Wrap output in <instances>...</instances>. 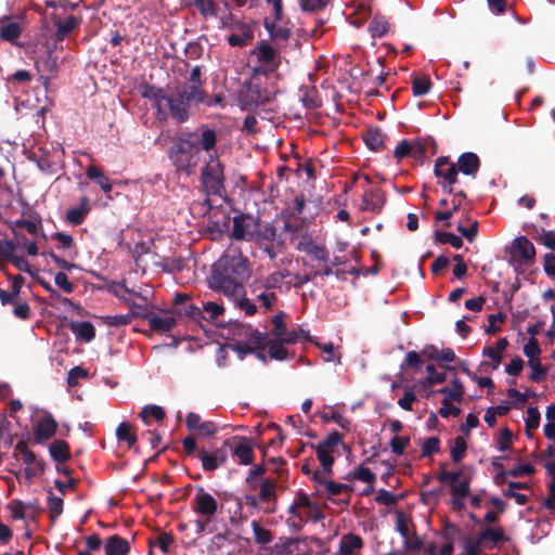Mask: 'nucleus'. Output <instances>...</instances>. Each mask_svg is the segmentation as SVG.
Returning <instances> with one entry per match:
<instances>
[{
    "instance_id": "nucleus-39",
    "label": "nucleus",
    "mask_w": 555,
    "mask_h": 555,
    "mask_svg": "<svg viewBox=\"0 0 555 555\" xmlns=\"http://www.w3.org/2000/svg\"><path fill=\"white\" fill-rule=\"evenodd\" d=\"M335 451L328 448H324L322 446L315 447L317 457L320 461L322 468H324L325 473H332V465L334 463L333 453Z\"/></svg>"
},
{
    "instance_id": "nucleus-7",
    "label": "nucleus",
    "mask_w": 555,
    "mask_h": 555,
    "mask_svg": "<svg viewBox=\"0 0 555 555\" xmlns=\"http://www.w3.org/2000/svg\"><path fill=\"white\" fill-rule=\"evenodd\" d=\"M253 54L260 62V65L254 68V73L272 77L280 64L278 52L269 43H261Z\"/></svg>"
},
{
    "instance_id": "nucleus-61",
    "label": "nucleus",
    "mask_w": 555,
    "mask_h": 555,
    "mask_svg": "<svg viewBox=\"0 0 555 555\" xmlns=\"http://www.w3.org/2000/svg\"><path fill=\"white\" fill-rule=\"evenodd\" d=\"M452 400H449L448 398H444L441 402V406L439 409V414L441 417L448 418V417H455L460 415L461 409L455 406L452 402Z\"/></svg>"
},
{
    "instance_id": "nucleus-10",
    "label": "nucleus",
    "mask_w": 555,
    "mask_h": 555,
    "mask_svg": "<svg viewBox=\"0 0 555 555\" xmlns=\"http://www.w3.org/2000/svg\"><path fill=\"white\" fill-rule=\"evenodd\" d=\"M193 511L209 520L218 511V502L203 487H198L193 499Z\"/></svg>"
},
{
    "instance_id": "nucleus-45",
    "label": "nucleus",
    "mask_w": 555,
    "mask_h": 555,
    "mask_svg": "<svg viewBox=\"0 0 555 555\" xmlns=\"http://www.w3.org/2000/svg\"><path fill=\"white\" fill-rule=\"evenodd\" d=\"M300 542L296 539H288L280 545H275L273 555H300Z\"/></svg>"
},
{
    "instance_id": "nucleus-36",
    "label": "nucleus",
    "mask_w": 555,
    "mask_h": 555,
    "mask_svg": "<svg viewBox=\"0 0 555 555\" xmlns=\"http://www.w3.org/2000/svg\"><path fill=\"white\" fill-rule=\"evenodd\" d=\"M52 238L59 243V248L68 251V256L70 258L76 257L77 250L75 247L74 237L70 234L56 232L52 235Z\"/></svg>"
},
{
    "instance_id": "nucleus-49",
    "label": "nucleus",
    "mask_w": 555,
    "mask_h": 555,
    "mask_svg": "<svg viewBox=\"0 0 555 555\" xmlns=\"http://www.w3.org/2000/svg\"><path fill=\"white\" fill-rule=\"evenodd\" d=\"M431 87L430 79L427 76L414 77L412 79V90L415 96H422L429 92Z\"/></svg>"
},
{
    "instance_id": "nucleus-24",
    "label": "nucleus",
    "mask_w": 555,
    "mask_h": 555,
    "mask_svg": "<svg viewBox=\"0 0 555 555\" xmlns=\"http://www.w3.org/2000/svg\"><path fill=\"white\" fill-rule=\"evenodd\" d=\"M106 555H126L130 550L128 540L114 534L106 539L104 543Z\"/></svg>"
},
{
    "instance_id": "nucleus-48",
    "label": "nucleus",
    "mask_w": 555,
    "mask_h": 555,
    "mask_svg": "<svg viewBox=\"0 0 555 555\" xmlns=\"http://www.w3.org/2000/svg\"><path fill=\"white\" fill-rule=\"evenodd\" d=\"M165 411L158 405H146L142 409L140 416L145 424H149L150 418L163 421L165 418Z\"/></svg>"
},
{
    "instance_id": "nucleus-38",
    "label": "nucleus",
    "mask_w": 555,
    "mask_h": 555,
    "mask_svg": "<svg viewBox=\"0 0 555 555\" xmlns=\"http://www.w3.org/2000/svg\"><path fill=\"white\" fill-rule=\"evenodd\" d=\"M389 23L382 15H376L369 25V30L374 38H380L387 34Z\"/></svg>"
},
{
    "instance_id": "nucleus-58",
    "label": "nucleus",
    "mask_w": 555,
    "mask_h": 555,
    "mask_svg": "<svg viewBox=\"0 0 555 555\" xmlns=\"http://www.w3.org/2000/svg\"><path fill=\"white\" fill-rule=\"evenodd\" d=\"M524 354L529 359H540L541 349L535 337H530L524 346Z\"/></svg>"
},
{
    "instance_id": "nucleus-64",
    "label": "nucleus",
    "mask_w": 555,
    "mask_h": 555,
    "mask_svg": "<svg viewBox=\"0 0 555 555\" xmlns=\"http://www.w3.org/2000/svg\"><path fill=\"white\" fill-rule=\"evenodd\" d=\"M409 443H410L409 437L395 436L390 440V448H391L392 453H395L397 455L403 454V452H404L405 448L409 446Z\"/></svg>"
},
{
    "instance_id": "nucleus-30",
    "label": "nucleus",
    "mask_w": 555,
    "mask_h": 555,
    "mask_svg": "<svg viewBox=\"0 0 555 555\" xmlns=\"http://www.w3.org/2000/svg\"><path fill=\"white\" fill-rule=\"evenodd\" d=\"M241 33L231 34L228 42L231 47H245L254 38V30L246 24H242Z\"/></svg>"
},
{
    "instance_id": "nucleus-21",
    "label": "nucleus",
    "mask_w": 555,
    "mask_h": 555,
    "mask_svg": "<svg viewBox=\"0 0 555 555\" xmlns=\"http://www.w3.org/2000/svg\"><path fill=\"white\" fill-rule=\"evenodd\" d=\"M90 212V205L88 197L80 198L78 206L72 207L66 212V221L73 225L81 224L88 214Z\"/></svg>"
},
{
    "instance_id": "nucleus-37",
    "label": "nucleus",
    "mask_w": 555,
    "mask_h": 555,
    "mask_svg": "<svg viewBox=\"0 0 555 555\" xmlns=\"http://www.w3.org/2000/svg\"><path fill=\"white\" fill-rule=\"evenodd\" d=\"M172 311H175V314L177 318L178 317H188V318L192 319L193 321H197V322L201 321V318H202L201 308L193 305L190 301V299L183 306L176 307L175 309H172Z\"/></svg>"
},
{
    "instance_id": "nucleus-28",
    "label": "nucleus",
    "mask_w": 555,
    "mask_h": 555,
    "mask_svg": "<svg viewBox=\"0 0 555 555\" xmlns=\"http://www.w3.org/2000/svg\"><path fill=\"white\" fill-rule=\"evenodd\" d=\"M86 175L90 180L96 183L104 193L107 194L112 191L113 185L108 177H106L99 167L93 165L89 166L86 170Z\"/></svg>"
},
{
    "instance_id": "nucleus-6",
    "label": "nucleus",
    "mask_w": 555,
    "mask_h": 555,
    "mask_svg": "<svg viewBox=\"0 0 555 555\" xmlns=\"http://www.w3.org/2000/svg\"><path fill=\"white\" fill-rule=\"evenodd\" d=\"M14 456L21 455V460L26 465L23 472L16 474V477L20 478L23 476L27 482H31L33 479L44 472V462L39 460L35 452H33L27 442L24 440L18 441L14 448Z\"/></svg>"
},
{
    "instance_id": "nucleus-54",
    "label": "nucleus",
    "mask_w": 555,
    "mask_h": 555,
    "mask_svg": "<svg viewBox=\"0 0 555 555\" xmlns=\"http://www.w3.org/2000/svg\"><path fill=\"white\" fill-rule=\"evenodd\" d=\"M271 322H272V326H273L271 333L274 338L280 339L285 334V332L287 330L286 324L284 322V312L281 311V312L276 313L272 318Z\"/></svg>"
},
{
    "instance_id": "nucleus-25",
    "label": "nucleus",
    "mask_w": 555,
    "mask_h": 555,
    "mask_svg": "<svg viewBox=\"0 0 555 555\" xmlns=\"http://www.w3.org/2000/svg\"><path fill=\"white\" fill-rule=\"evenodd\" d=\"M299 249L319 262H328L330 255L324 246L315 244L313 241H304L299 243Z\"/></svg>"
},
{
    "instance_id": "nucleus-23",
    "label": "nucleus",
    "mask_w": 555,
    "mask_h": 555,
    "mask_svg": "<svg viewBox=\"0 0 555 555\" xmlns=\"http://www.w3.org/2000/svg\"><path fill=\"white\" fill-rule=\"evenodd\" d=\"M457 169L466 176L475 177L478 172L480 163L476 154L467 152L463 153L457 159Z\"/></svg>"
},
{
    "instance_id": "nucleus-26",
    "label": "nucleus",
    "mask_w": 555,
    "mask_h": 555,
    "mask_svg": "<svg viewBox=\"0 0 555 555\" xmlns=\"http://www.w3.org/2000/svg\"><path fill=\"white\" fill-rule=\"evenodd\" d=\"M363 546V541L359 535L348 533L343 535L339 542L340 555H356Z\"/></svg>"
},
{
    "instance_id": "nucleus-46",
    "label": "nucleus",
    "mask_w": 555,
    "mask_h": 555,
    "mask_svg": "<svg viewBox=\"0 0 555 555\" xmlns=\"http://www.w3.org/2000/svg\"><path fill=\"white\" fill-rule=\"evenodd\" d=\"M259 285L260 288L268 289L270 292H274L275 289L281 288L282 286V275L275 274V272L270 273L268 276L261 280H257L254 282Z\"/></svg>"
},
{
    "instance_id": "nucleus-14",
    "label": "nucleus",
    "mask_w": 555,
    "mask_h": 555,
    "mask_svg": "<svg viewBox=\"0 0 555 555\" xmlns=\"http://www.w3.org/2000/svg\"><path fill=\"white\" fill-rule=\"evenodd\" d=\"M188 91L193 99H199L205 102L206 93L203 90L202 68L196 65L192 68L188 82L180 86Z\"/></svg>"
},
{
    "instance_id": "nucleus-51",
    "label": "nucleus",
    "mask_w": 555,
    "mask_h": 555,
    "mask_svg": "<svg viewBox=\"0 0 555 555\" xmlns=\"http://www.w3.org/2000/svg\"><path fill=\"white\" fill-rule=\"evenodd\" d=\"M49 515L52 521H55L63 513V499L52 493L48 496Z\"/></svg>"
},
{
    "instance_id": "nucleus-15",
    "label": "nucleus",
    "mask_w": 555,
    "mask_h": 555,
    "mask_svg": "<svg viewBox=\"0 0 555 555\" xmlns=\"http://www.w3.org/2000/svg\"><path fill=\"white\" fill-rule=\"evenodd\" d=\"M57 429V423L51 414L42 417L34 428V436L38 443L51 439Z\"/></svg>"
},
{
    "instance_id": "nucleus-62",
    "label": "nucleus",
    "mask_w": 555,
    "mask_h": 555,
    "mask_svg": "<svg viewBox=\"0 0 555 555\" xmlns=\"http://www.w3.org/2000/svg\"><path fill=\"white\" fill-rule=\"evenodd\" d=\"M540 418H541V414H540V411L538 410V408H535V406L528 408L527 418H526V429L528 431L537 429L540 425Z\"/></svg>"
},
{
    "instance_id": "nucleus-13",
    "label": "nucleus",
    "mask_w": 555,
    "mask_h": 555,
    "mask_svg": "<svg viewBox=\"0 0 555 555\" xmlns=\"http://www.w3.org/2000/svg\"><path fill=\"white\" fill-rule=\"evenodd\" d=\"M512 256L519 263H528L534 259L535 248L529 238L518 236L512 244Z\"/></svg>"
},
{
    "instance_id": "nucleus-50",
    "label": "nucleus",
    "mask_w": 555,
    "mask_h": 555,
    "mask_svg": "<svg viewBox=\"0 0 555 555\" xmlns=\"http://www.w3.org/2000/svg\"><path fill=\"white\" fill-rule=\"evenodd\" d=\"M251 528H253L255 541L258 544L266 545L272 541L271 532L268 529L261 527L258 521L253 520Z\"/></svg>"
},
{
    "instance_id": "nucleus-57",
    "label": "nucleus",
    "mask_w": 555,
    "mask_h": 555,
    "mask_svg": "<svg viewBox=\"0 0 555 555\" xmlns=\"http://www.w3.org/2000/svg\"><path fill=\"white\" fill-rule=\"evenodd\" d=\"M16 243L11 240H2L0 243V260L1 261H10L15 255Z\"/></svg>"
},
{
    "instance_id": "nucleus-31",
    "label": "nucleus",
    "mask_w": 555,
    "mask_h": 555,
    "mask_svg": "<svg viewBox=\"0 0 555 555\" xmlns=\"http://www.w3.org/2000/svg\"><path fill=\"white\" fill-rule=\"evenodd\" d=\"M49 453L57 463H64L70 457L68 443L64 440L53 441L49 447Z\"/></svg>"
},
{
    "instance_id": "nucleus-8",
    "label": "nucleus",
    "mask_w": 555,
    "mask_h": 555,
    "mask_svg": "<svg viewBox=\"0 0 555 555\" xmlns=\"http://www.w3.org/2000/svg\"><path fill=\"white\" fill-rule=\"evenodd\" d=\"M435 175L439 179V184L448 193H453V184L457 181L459 169L448 157H439L435 164Z\"/></svg>"
},
{
    "instance_id": "nucleus-20",
    "label": "nucleus",
    "mask_w": 555,
    "mask_h": 555,
    "mask_svg": "<svg viewBox=\"0 0 555 555\" xmlns=\"http://www.w3.org/2000/svg\"><path fill=\"white\" fill-rule=\"evenodd\" d=\"M22 33L21 24L9 16L0 17V38L13 42Z\"/></svg>"
},
{
    "instance_id": "nucleus-27",
    "label": "nucleus",
    "mask_w": 555,
    "mask_h": 555,
    "mask_svg": "<svg viewBox=\"0 0 555 555\" xmlns=\"http://www.w3.org/2000/svg\"><path fill=\"white\" fill-rule=\"evenodd\" d=\"M70 330L78 339L86 343L91 341L95 337V328L93 324L88 321L73 322Z\"/></svg>"
},
{
    "instance_id": "nucleus-22",
    "label": "nucleus",
    "mask_w": 555,
    "mask_h": 555,
    "mask_svg": "<svg viewBox=\"0 0 555 555\" xmlns=\"http://www.w3.org/2000/svg\"><path fill=\"white\" fill-rule=\"evenodd\" d=\"M80 18L75 17L74 15H69L64 20L54 18V25L56 27L55 31V40L62 41L64 38L74 31L80 25Z\"/></svg>"
},
{
    "instance_id": "nucleus-56",
    "label": "nucleus",
    "mask_w": 555,
    "mask_h": 555,
    "mask_svg": "<svg viewBox=\"0 0 555 555\" xmlns=\"http://www.w3.org/2000/svg\"><path fill=\"white\" fill-rule=\"evenodd\" d=\"M446 464L441 465V470L437 476V479L442 483H453L462 478L463 472L460 470H447Z\"/></svg>"
},
{
    "instance_id": "nucleus-34",
    "label": "nucleus",
    "mask_w": 555,
    "mask_h": 555,
    "mask_svg": "<svg viewBox=\"0 0 555 555\" xmlns=\"http://www.w3.org/2000/svg\"><path fill=\"white\" fill-rule=\"evenodd\" d=\"M411 146V156H413L415 159H420L424 157V155L427 153V151L431 147V154H436V143L428 139V140H415L410 142Z\"/></svg>"
},
{
    "instance_id": "nucleus-12",
    "label": "nucleus",
    "mask_w": 555,
    "mask_h": 555,
    "mask_svg": "<svg viewBox=\"0 0 555 555\" xmlns=\"http://www.w3.org/2000/svg\"><path fill=\"white\" fill-rule=\"evenodd\" d=\"M251 339L257 345H264L268 349V356L270 359L283 361L287 358V350L284 348V344L279 338H270L268 335L262 334L258 331L253 332Z\"/></svg>"
},
{
    "instance_id": "nucleus-40",
    "label": "nucleus",
    "mask_w": 555,
    "mask_h": 555,
    "mask_svg": "<svg viewBox=\"0 0 555 555\" xmlns=\"http://www.w3.org/2000/svg\"><path fill=\"white\" fill-rule=\"evenodd\" d=\"M116 436L118 440L126 441L129 448L133 447L137 442V436L132 431V426L127 422H122L118 425Z\"/></svg>"
},
{
    "instance_id": "nucleus-55",
    "label": "nucleus",
    "mask_w": 555,
    "mask_h": 555,
    "mask_svg": "<svg viewBox=\"0 0 555 555\" xmlns=\"http://www.w3.org/2000/svg\"><path fill=\"white\" fill-rule=\"evenodd\" d=\"M198 459L202 462V466L204 470L211 472L217 469L220 466L216 455L214 453H208L206 451H201L198 453Z\"/></svg>"
},
{
    "instance_id": "nucleus-29",
    "label": "nucleus",
    "mask_w": 555,
    "mask_h": 555,
    "mask_svg": "<svg viewBox=\"0 0 555 555\" xmlns=\"http://www.w3.org/2000/svg\"><path fill=\"white\" fill-rule=\"evenodd\" d=\"M253 293L255 295V300L266 310L271 309L278 300L275 292L260 288V286L255 283L253 285Z\"/></svg>"
},
{
    "instance_id": "nucleus-1",
    "label": "nucleus",
    "mask_w": 555,
    "mask_h": 555,
    "mask_svg": "<svg viewBox=\"0 0 555 555\" xmlns=\"http://www.w3.org/2000/svg\"><path fill=\"white\" fill-rule=\"evenodd\" d=\"M250 275L251 266L247 257L238 247L230 245L214 264L208 285L229 299H236L245 294L244 283Z\"/></svg>"
},
{
    "instance_id": "nucleus-47",
    "label": "nucleus",
    "mask_w": 555,
    "mask_h": 555,
    "mask_svg": "<svg viewBox=\"0 0 555 555\" xmlns=\"http://www.w3.org/2000/svg\"><path fill=\"white\" fill-rule=\"evenodd\" d=\"M276 486L272 480L262 479L259 486V499L262 502H270L275 499Z\"/></svg>"
},
{
    "instance_id": "nucleus-33",
    "label": "nucleus",
    "mask_w": 555,
    "mask_h": 555,
    "mask_svg": "<svg viewBox=\"0 0 555 555\" xmlns=\"http://www.w3.org/2000/svg\"><path fill=\"white\" fill-rule=\"evenodd\" d=\"M276 20L269 21L264 20V27L268 30L270 37L274 41H286L291 36V30L284 26L278 25Z\"/></svg>"
},
{
    "instance_id": "nucleus-63",
    "label": "nucleus",
    "mask_w": 555,
    "mask_h": 555,
    "mask_svg": "<svg viewBox=\"0 0 555 555\" xmlns=\"http://www.w3.org/2000/svg\"><path fill=\"white\" fill-rule=\"evenodd\" d=\"M11 511V515L14 519H25L26 518V509L28 507L27 504L20 500H13L8 505Z\"/></svg>"
},
{
    "instance_id": "nucleus-17",
    "label": "nucleus",
    "mask_w": 555,
    "mask_h": 555,
    "mask_svg": "<svg viewBox=\"0 0 555 555\" xmlns=\"http://www.w3.org/2000/svg\"><path fill=\"white\" fill-rule=\"evenodd\" d=\"M146 320L152 330L162 333L169 332L177 324V317L172 310H167L163 315L151 312Z\"/></svg>"
},
{
    "instance_id": "nucleus-41",
    "label": "nucleus",
    "mask_w": 555,
    "mask_h": 555,
    "mask_svg": "<svg viewBox=\"0 0 555 555\" xmlns=\"http://www.w3.org/2000/svg\"><path fill=\"white\" fill-rule=\"evenodd\" d=\"M385 142V134L378 128L370 129L365 135V143L372 151H378Z\"/></svg>"
},
{
    "instance_id": "nucleus-18",
    "label": "nucleus",
    "mask_w": 555,
    "mask_h": 555,
    "mask_svg": "<svg viewBox=\"0 0 555 555\" xmlns=\"http://www.w3.org/2000/svg\"><path fill=\"white\" fill-rule=\"evenodd\" d=\"M125 292L128 293L131 296H138L141 298V302H137L132 300L131 298H124L125 304L129 307L130 311L128 314L133 319L135 317L141 319H147L151 311L147 308V300L145 297H141L135 292L130 291L128 287H125Z\"/></svg>"
},
{
    "instance_id": "nucleus-16",
    "label": "nucleus",
    "mask_w": 555,
    "mask_h": 555,
    "mask_svg": "<svg viewBox=\"0 0 555 555\" xmlns=\"http://www.w3.org/2000/svg\"><path fill=\"white\" fill-rule=\"evenodd\" d=\"M385 202L384 193L379 189H372L364 192L360 209L363 211L379 212Z\"/></svg>"
},
{
    "instance_id": "nucleus-35",
    "label": "nucleus",
    "mask_w": 555,
    "mask_h": 555,
    "mask_svg": "<svg viewBox=\"0 0 555 555\" xmlns=\"http://www.w3.org/2000/svg\"><path fill=\"white\" fill-rule=\"evenodd\" d=\"M479 542H481L485 547L488 546V543L498 544L505 540L504 531L501 528H487L480 531L477 535Z\"/></svg>"
},
{
    "instance_id": "nucleus-3",
    "label": "nucleus",
    "mask_w": 555,
    "mask_h": 555,
    "mask_svg": "<svg viewBox=\"0 0 555 555\" xmlns=\"http://www.w3.org/2000/svg\"><path fill=\"white\" fill-rule=\"evenodd\" d=\"M143 95L153 102L162 119L171 116L178 122L188 120L191 104L204 103L199 99L191 98L190 93L180 87L170 93L163 88L149 87Z\"/></svg>"
},
{
    "instance_id": "nucleus-42",
    "label": "nucleus",
    "mask_w": 555,
    "mask_h": 555,
    "mask_svg": "<svg viewBox=\"0 0 555 555\" xmlns=\"http://www.w3.org/2000/svg\"><path fill=\"white\" fill-rule=\"evenodd\" d=\"M427 376L424 378V380H421L420 384L423 387L426 386H433L436 384H441L446 380L447 376L444 372H437L434 364H428L426 366Z\"/></svg>"
},
{
    "instance_id": "nucleus-32",
    "label": "nucleus",
    "mask_w": 555,
    "mask_h": 555,
    "mask_svg": "<svg viewBox=\"0 0 555 555\" xmlns=\"http://www.w3.org/2000/svg\"><path fill=\"white\" fill-rule=\"evenodd\" d=\"M255 241L258 245L268 244V243H276L278 242V232L275 227L270 223L264 224L262 228L258 224L257 232L255 235Z\"/></svg>"
},
{
    "instance_id": "nucleus-5",
    "label": "nucleus",
    "mask_w": 555,
    "mask_h": 555,
    "mask_svg": "<svg viewBox=\"0 0 555 555\" xmlns=\"http://www.w3.org/2000/svg\"><path fill=\"white\" fill-rule=\"evenodd\" d=\"M201 180L208 195H221L224 191V168L216 149L208 154L202 168Z\"/></svg>"
},
{
    "instance_id": "nucleus-44",
    "label": "nucleus",
    "mask_w": 555,
    "mask_h": 555,
    "mask_svg": "<svg viewBox=\"0 0 555 555\" xmlns=\"http://www.w3.org/2000/svg\"><path fill=\"white\" fill-rule=\"evenodd\" d=\"M202 310V319H205V320H215L217 319L218 317H220L223 312H224V309L222 307V305L220 304H217L215 301H206L203 304V308H201Z\"/></svg>"
},
{
    "instance_id": "nucleus-59",
    "label": "nucleus",
    "mask_w": 555,
    "mask_h": 555,
    "mask_svg": "<svg viewBox=\"0 0 555 555\" xmlns=\"http://www.w3.org/2000/svg\"><path fill=\"white\" fill-rule=\"evenodd\" d=\"M466 441L462 437H456L454 444L451 448V459L453 462L459 463L465 455Z\"/></svg>"
},
{
    "instance_id": "nucleus-19",
    "label": "nucleus",
    "mask_w": 555,
    "mask_h": 555,
    "mask_svg": "<svg viewBox=\"0 0 555 555\" xmlns=\"http://www.w3.org/2000/svg\"><path fill=\"white\" fill-rule=\"evenodd\" d=\"M237 440L232 454L235 456L240 464L249 465L254 461V450L249 439L245 437L235 438Z\"/></svg>"
},
{
    "instance_id": "nucleus-11",
    "label": "nucleus",
    "mask_w": 555,
    "mask_h": 555,
    "mask_svg": "<svg viewBox=\"0 0 555 555\" xmlns=\"http://www.w3.org/2000/svg\"><path fill=\"white\" fill-rule=\"evenodd\" d=\"M258 228V221L248 215L233 218L232 237L235 240L253 241Z\"/></svg>"
},
{
    "instance_id": "nucleus-53",
    "label": "nucleus",
    "mask_w": 555,
    "mask_h": 555,
    "mask_svg": "<svg viewBox=\"0 0 555 555\" xmlns=\"http://www.w3.org/2000/svg\"><path fill=\"white\" fill-rule=\"evenodd\" d=\"M328 498L348 493L350 487L346 483L335 482L333 480L325 482V489L323 490Z\"/></svg>"
},
{
    "instance_id": "nucleus-4",
    "label": "nucleus",
    "mask_w": 555,
    "mask_h": 555,
    "mask_svg": "<svg viewBox=\"0 0 555 555\" xmlns=\"http://www.w3.org/2000/svg\"><path fill=\"white\" fill-rule=\"evenodd\" d=\"M266 77L253 73L250 78L245 81L238 92L237 101L243 109H254L261 105L270 103L275 96V90L269 88Z\"/></svg>"
},
{
    "instance_id": "nucleus-43",
    "label": "nucleus",
    "mask_w": 555,
    "mask_h": 555,
    "mask_svg": "<svg viewBox=\"0 0 555 555\" xmlns=\"http://www.w3.org/2000/svg\"><path fill=\"white\" fill-rule=\"evenodd\" d=\"M437 392L444 395L446 398H448L449 400L460 402L462 401L464 396V386L460 383L459 379L455 378L453 380V385L451 388L443 387L439 389Z\"/></svg>"
},
{
    "instance_id": "nucleus-60",
    "label": "nucleus",
    "mask_w": 555,
    "mask_h": 555,
    "mask_svg": "<svg viewBox=\"0 0 555 555\" xmlns=\"http://www.w3.org/2000/svg\"><path fill=\"white\" fill-rule=\"evenodd\" d=\"M450 492L453 496H467L469 493V479L461 478L451 483Z\"/></svg>"
},
{
    "instance_id": "nucleus-2",
    "label": "nucleus",
    "mask_w": 555,
    "mask_h": 555,
    "mask_svg": "<svg viewBox=\"0 0 555 555\" xmlns=\"http://www.w3.org/2000/svg\"><path fill=\"white\" fill-rule=\"evenodd\" d=\"M217 132L206 126L195 131L182 132L175 140L168 152V157L177 172L192 176L201 162V153L210 154L216 149Z\"/></svg>"
},
{
    "instance_id": "nucleus-9",
    "label": "nucleus",
    "mask_w": 555,
    "mask_h": 555,
    "mask_svg": "<svg viewBox=\"0 0 555 555\" xmlns=\"http://www.w3.org/2000/svg\"><path fill=\"white\" fill-rule=\"evenodd\" d=\"M10 228L13 233L17 229H25L29 234L37 236L42 233V221L38 212L29 206H26L22 211V218L10 221Z\"/></svg>"
},
{
    "instance_id": "nucleus-52",
    "label": "nucleus",
    "mask_w": 555,
    "mask_h": 555,
    "mask_svg": "<svg viewBox=\"0 0 555 555\" xmlns=\"http://www.w3.org/2000/svg\"><path fill=\"white\" fill-rule=\"evenodd\" d=\"M435 238L437 242L450 244L454 248H461L463 246L462 238L451 232H436Z\"/></svg>"
}]
</instances>
